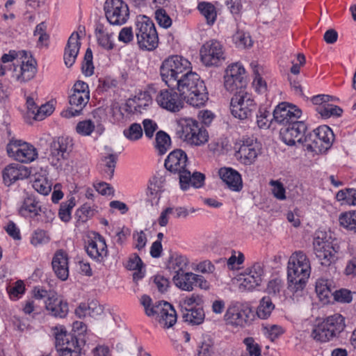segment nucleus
Segmentation results:
<instances>
[{
	"mask_svg": "<svg viewBox=\"0 0 356 356\" xmlns=\"http://www.w3.org/2000/svg\"><path fill=\"white\" fill-rule=\"evenodd\" d=\"M145 134L147 138H152L154 133L157 129L156 123L150 119H145L143 122Z\"/></svg>",
	"mask_w": 356,
	"mask_h": 356,
	"instance_id": "nucleus-62",
	"label": "nucleus"
},
{
	"mask_svg": "<svg viewBox=\"0 0 356 356\" xmlns=\"http://www.w3.org/2000/svg\"><path fill=\"white\" fill-rule=\"evenodd\" d=\"M204 312L202 308H185L183 312V318L186 322L192 325H200L204 319Z\"/></svg>",
	"mask_w": 356,
	"mask_h": 356,
	"instance_id": "nucleus-37",
	"label": "nucleus"
},
{
	"mask_svg": "<svg viewBox=\"0 0 356 356\" xmlns=\"http://www.w3.org/2000/svg\"><path fill=\"white\" fill-rule=\"evenodd\" d=\"M332 295H334V299L340 302L349 303L353 299L350 291L346 289L336 290L333 292Z\"/></svg>",
	"mask_w": 356,
	"mask_h": 356,
	"instance_id": "nucleus-59",
	"label": "nucleus"
},
{
	"mask_svg": "<svg viewBox=\"0 0 356 356\" xmlns=\"http://www.w3.org/2000/svg\"><path fill=\"white\" fill-rule=\"evenodd\" d=\"M303 145L308 151L316 154L324 153L330 148L319 140L316 135H313L312 133L306 135Z\"/></svg>",
	"mask_w": 356,
	"mask_h": 356,
	"instance_id": "nucleus-34",
	"label": "nucleus"
},
{
	"mask_svg": "<svg viewBox=\"0 0 356 356\" xmlns=\"http://www.w3.org/2000/svg\"><path fill=\"white\" fill-rule=\"evenodd\" d=\"M74 197H71L67 201L62 202L58 211V216L63 222H67L71 219V211L75 206Z\"/></svg>",
	"mask_w": 356,
	"mask_h": 356,
	"instance_id": "nucleus-45",
	"label": "nucleus"
},
{
	"mask_svg": "<svg viewBox=\"0 0 356 356\" xmlns=\"http://www.w3.org/2000/svg\"><path fill=\"white\" fill-rule=\"evenodd\" d=\"M33 187L37 192L44 195H48L51 190L47 179L43 177L35 178Z\"/></svg>",
	"mask_w": 356,
	"mask_h": 356,
	"instance_id": "nucleus-50",
	"label": "nucleus"
},
{
	"mask_svg": "<svg viewBox=\"0 0 356 356\" xmlns=\"http://www.w3.org/2000/svg\"><path fill=\"white\" fill-rule=\"evenodd\" d=\"M76 131L83 136H89L95 129V124L91 120L79 122L76 127Z\"/></svg>",
	"mask_w": 356,
	"mask_h": 356,
	"instance_id": "nucleus-56",
	"label": "nucleus"
},
{
	"mask_svg": "<svg viewBox=\"0 0 356 356\" xmlns=\"http://www.w3.org/2000/svg\"><path fill=\"white\" fill-rule=\"evenodd\" d=\"M104 10L107 21L111 25L122 26L129 17V7L122 0H106Z\"/></svg>",
	"mask_w": 356,
	"mask_h": 356,
	"instance_id": "nucleus-11",
	"label": "nucleus"
},
{
	"mask_svg": "<svg viewBox=\"0 0 356 356\" xmlns=\"http://www.w3.org/2000/svg\"><path fill=\"white\" fill-rule=\"evenodd\" d=\"M31 172L29 170L20 164L12 163L3 171V179L5 184L11 185L19 179H24L29 177Z\"/></svg>",
	"mask_w": 356,
	"mask_h": 356,
	"instance_id": "nucleus-22",
	"label": "nucleus"
},
{
	"mask_svg": "<svg viewBox=\"0 0 356 356\" xmlns=\"http://www.w3.org/2000/svg\"><path fill=\"white\" fill-rule=\"evenodd\" d=\"M155 18L158 24L165 29L169 28L172 24L171 18L166 13V11L163 8L158 9L156 11Z\"/></svg>",
	"mask_w": 356,
	"mask_h": 356,
	"instance_id": "nucleus-54",
	"label": "nucleus"
},
{
	"mask_svg": "<svg viewBox=\"0 0 356 356\" xmlns=\"http://www.w3.org/2000/svg\"><path fill=\"white\" fill-rule=\"evenodd\" d=\"M245 273L249 275H254V279L261 282L264 275V264L259 262L254 263Z\"/></svg>",
	"mask_w": 356,
	"mask_h": 356,
	"instance_id": "nucleus-55",
	"label": "nucleus"
},
{
	"mask_svg": "<svg viewBox=\"0 0 356 356\" xmlns=\"http://www.w3.org/2000/svg\"><path fill=\"white\" fill-rule=\"evenodd\" d=\"M188 264V259L182 255L171 257L168 261V267L175 274L186 272Z\"/></svg>",
	"mask_w": 356,
	"mask_h": 356,
	"instance_id": "nucleus-39",
	"label": "nucleus"
},
{
	"mask_svg": "<svg viewBox=\"0 0 356 356\" xmlns=\"http://www.w3.org/2000/svg\"><path fill=\"white\" fill-rule=\"evenodd\" d=\"M244 343L246 345L248 356H261V349L253 338L248 337L245 339Z\"/></svg>",
	"mask_w": 356,
	"mask_h": 356,
	"instance_id": "nucleus-57",
	"label": "nucleus"
},
{
	"mask_svg": "<svg viewBox=\"0 0 356 356\" xmlns=\"http://www.w3.org/2000/svg\"><path fill=\"white\" fill-rule=\"evenodd\" d=\"M257 122L260 128H269L272 123L273 118H271L270 113L266 108H259V113L257 115Z\"/></svg>",
	"mask_w": 356,
	"mask_h": 356,
	"instance_id": "nucleus-49",
	"label": "nucleus"
},
{
	"mask_svg": "<svg viewBox=\"0 0 356 356\" xmlns=\"http://www.w3.org/2000/svg\"><path fill=\"white\" fill-rule=\"evenodd\" d=\"M257 109V104L252 95L245 90L236 91L231 99L232 114L240 120H245L252 115Z\"/></svg>",
	"mask_w": 356,
	"mask_h": 356,
	"instance_id": "nucleus-6",
	"label": "nucleus"
},
{
	"mask_svg": "<svg viewBox=\"0 0 356 356\" xmlns=\"http://www.w3.org/2000/svg\"><path fill=\"white\" fill-rule=\"evenodd\" d=\"M312 337L320 342H327L337 339L334 334H332L331 330L326 326L324 321L315 327L312 332Z\"/></svg>",
	"mask_w": 356,
	"mask_h": 356,
	"instance_id": "nucleus-36",
	"label": "nucleus"
},
{
	"mask_svg": "<svg viewBox=\"0 0 356 356\" xmlns=\"http://www.w3.org/2000/svg\"><path fill=\"white\" fill-rule=\"evenodd\" d=\"M171 145L170 136L163 131H159L156 135L155 147L160 154H164Z\"/></svg>",
	"mask_w": 356,
	"mask_h": 356,
	"instance_id": "nucleus-44",
	"label": "nucleus"
},
{
	"mask_svg": "<svg viewBox=\"0 0 356 356\" xmlns=\"http://www.w3.org/2000/svg\"><path fill=\"white\" fill-rule=\"evenodd\" d=\"M6 149L9 156L21 163L31 162L38 156L37 150L33 145L20 140L10 141Z\"/></svg>",
	"mask_w": 356,
	"mask_h": 356,
	"instance_id": "nucleus-14",
	"label": "nucleus"
},
{
	"mask_svg": "<svg viewBox=\"0 0 356 356\" xmlns=\"http://www.w3.org/2000/svg\"><path fill=\"white\" fill-rule=\"evenodd\" d=\"M72 139L61 136L53 140L50 144V153L48 160L56 168H61L65 161L67 160L72 151Z\"/></svg>",
	"mask_w": 356,
	"mask_h": 356,
	"instance_id": "nucleus-10",
	"label": "nucleus"
},
{
	"mask_svg": "<svg viewBox=\"0 0 356 356\" xmlns=\"http://www.w3.org/2000/svg\"><path fill=\"white\" fill-rule=\"evenodd\" d=\"M296 270L297 273L291 276L289 266H287L288 289L293 293H298L303 290L310 275L302 276L303 274L300 273L301 268L300 267L297 266Z\"/></svg>",
	"mask_w": 356,
	"mask_h": 356,
	"instance_id": "nucleus-30",
	"label": "nucleus"
},
{
	"mask_svg": "<svg viewBox=\"0 0 356 356\" xmlns=\"http://www.w3.org/2000/svg\"><path fill=\"white\" fill-rule=\"evenodd\" d=\"M45 308L54 317L64 318L68 313V304L56 293H51L45 300Z\"/></svg>",
	"mask_w": 356,
	"mask_h": 356,
	"instance_id": "nucleus-21",
	"label": "nucleus"
},
{
	"mask_svg": "<svg viewBox=\"0 0 356 356\" xmlns=\"http://www.w3.org/2000/svg\"><path fill=\"white\" fill-rule=\"evenodd\" d=\"M81 47L79 35L73 33L68 39L64 52V62L67 67H70L74 63Z\"/></svg>",
	"mask_w": 356,
	"mask_h": 356,
	"instance_id": "nucleus-27",
	"label": "nucleus"
},
{
	"mask_svg": "<svg viewBox=\"0 0 356 356\" xmlns=\"http://www.w3.org/2000/svg\"><path fill=\"white\" fill-rule=\"evenodd\" d=\"M258 156V149L257 145L253 143H244L241 145L238 150L236 153V156L241 163L245 165H251L253 163Z\"/></svg>",
	"mask_w": 356,
	"mask_h": 356,
	"instance_id": "nucleus-28",
	"label": "nucleus"
},
{
	"mask_svg": "<svg viewBox=\"0 0 356 356\" xmlns=\"http://www.w3.org/2000/svg\"><path fill=\"white\" fill-rule=\"evenodd\" d=\"M85 248L88 255L98 262L103 261L108 255L106 241L99 234H96L92 238L88 241Z\"/></svg>",
	"mask_w": 356,
	"mask_h": 356,
	"instance_id": "nucleus-18",
	"label": "nucleus"
},
{
	"mask_svg": "<svg viewBox=\"0 0 356 356\" xmlns=\"http://www.w3.org/2000/svg\"><path fill=\"white\" fill-rule=\"evenodd\" d=\"M56 347L60 356H81V346L85 343L81 333L55 332Z\"/></svg>",
	"mask_w": 356,
	"mask_h": 356,
	"instance_id": "nucleus-5",
	"label": "nucleus"
},
{
	"mask_svg": "<svg viewBox=\"0 0 356 356\" xmlns=\"http://www.w3.org/2000/svg\"><path fill=\"white\" fill-rule=\"evenodd\" d=\"M324 322L326 323L330 330H331L332 334L338 339L340 334L344 330L345 318L340 314H334L325 318Z\"/></svg>",
	"mask_w": 356,
	"mask_h": 356,
	"instance_id": "nucleus-33",
	"label": "nucleus"
},
{
	"mask_svg": "<svg viewBox=\"0 0 356 356\" xmlns=\"http://www.w3.org/2000/svg\"><path fill=\"white\" fill-rule=\"evenodd\" d=\"M331 282L326 279H318L316 283V292L321 300H327L332 296Z\"/></svg>",
	"mask_w": 356,
	"mask_h": 356,
	"instance_id": "nucleus-40",
	"label": "nucleus"
},
{
	"mask_svg": "<svg viewBox=\"0 0 356 356\" xmlns=\"http://www.w3.org/2000/svg\"><path fill=\"white\" fill-rule=\"evenodd\" d=\"M136 36L141 49L152 51L158 47L159 36L155 25L152 20L145 15L137 17Z\"/></svg>",
	"mask_w": 356,
	"mask_h": 356,
	"instance_id": "nucleus-4",
	"label": "nucleus"
},
{
	"mask_svg": "<svg viewBox=\"0 0 356 356\" xmlns=\"http://www.w3.org/2000/svg\"><path fill=\"white\" fill-rule=\"evenodd\" d=\"M264 334L272 341L280 337L284 332L282 327L278 325L266 324L263 327Z\"/></svg>",
	"mask_w": 356,
	"mask_h": 356,
	"instance_id": "nucleus-47",
	"label": "nucleus"
},
{
	"mask_svg": "<svg viewBox=\"0 0 356 356\" xmlns=\"http://www.w3.org/2000/svg\"><path fill=\"white\" fill-rule=\"evenodd\" d=\"M54 111V108L51 105L45 104L38 107L34 114V119L35 120H42L47 115H50Z\"/></svg>",
	"mask_w": 356,
	"mask_h": 356,
	"instance_id": "nucleus-58",
	"label": "nucleus"
},
{
	"mask_svg": "<svg viewBox=\"0 0 356 356\" xmlns=\"http://www.w3.org/2000/svg\"><path fill=\"white\" fill-rule=\"evenodd\" d=\"M41 207L39 202L36 201L34 197H28L24 200L19 212L24 217L33 218L41 216V213H40Z\"/></svg>",
	"mask_w": 356,
	"mask_h": 356,
	"instance_id": "nucleus-32",
	"label": "nucleus"
},
{
	"mask_svg": "<svg viewBox=\"0 0 356 356\" xmlns=\"http://www.w3.org/2000/svg\"><path fill=\"white\" fill-rule=\"evenodd\" d=\"M195 277L196 274L191 272H184L175 274L172 280L179 289L186 291H191L195 287Z\"/></svg>",
	"mask_w": 356,
	"mask_h": 356,
	"instance_id": "nucleus-31",
	"label": "nucleus"
},
{
	"mask_svg": "<svg viewBox=\"0 0 356 356\" xmlns=\"http://www.w3.org/2000/svg\"><path fill=\"white\" fill-rule=\"evenodd\" d=\"M288 265L289 266L290 273L292 275H295L297 273L296 268L300 267L301 268L300 273L303 275L302 276H306L311 273V266L309 259L306 254L302 251H298L291 254L289 258ZM291 275V274H290Z\"/></svg>",
	"mask_w": 356,
	"mask_h": 356,
	"instance_id": "nucleus-23",
	"label": "nucleus"
},
{
	"mask_svg": "<svg viewBox=\"0 0 356 356\" xmlns=\"http://www.w3.org/2000/svg\"><path fill=\"white\" fill-rule=\"evenodd\" d=\"M124 136L130 140H137L143 136V129L140 124L133 123L123 131Z\"/></svg>",
	"mask_w": 356,
	"mask_h": 356,
	"instance_id": "nucleus-48",
	"label": "nucleus"
},
{
	"mask_svg": "<svg viewBox=\"0 0 356 356\" xmlns=\"http://www.w3.org/2000/svg\"><path fill=\"white\" fill-rule=\"evenodd\" d=\"M306 124L303 121H296L290 123L280 130V136L283 142L288 145H294L296 143L303 144L306 131Z\"/></svg>",
	"mask_w": 356,
	"mask_h": 356,
	"instance_id": "nucleus-15",
	"label": "nucleus"
},
{
	"mask_svg": "<svg viewBox=\"0 0 356 356\" xmlns=\"http://www.w3.org/2000/svg\"><path fill=\"white\" fill-rule=\"evenodd\" d=\"M52 268L56 276L63 281L69 276L68 256L63 250L56 252L52 259Z\"/></svg>",
	"mask_w": 356,
	"mask_h": 356,
	"instance_id": "nucleus-25",
	"label": "nucleus"
},
{
	"mask_svg": "<svg viewBox=\"0 0 356 356\" xmlns=\"http://www.w3.org/2000/svg\"><path fill=\"white\" fill-rule=\"evenodd\" d=\"M240 278L239 289L241 291H250L259 286L261 282L254 279V275H249L246 273Z\"/></svg>",
	"mask_w": 356,
	"mask_h": 356,
	"instance_id": "nucleus-46",
	"label": "nucleus"
},
{
	"mask_svg": "<svg viewBox=\"0 0 356 356\" xmlns=\"http://www.w3.org/2000/svg\"><path fill=\"white\" fill-rule=\"evenodd\" d=\"M117 157L114 154H109L108 156L105 157V172L109 176L112 177L115 168Z\"/></svg>",
	"mask_w": 356,
	"mask_h": 356,
	"instance_id": "nucleus-64",
	"label": "nucleus"
},
{
	"mask_svg": "<svg viewBox=\"0 0 356 356\" xmlns=\"http://www.w3.org/2000/svg\"><path fill=\"white\" fill-rule=\"evenodd\" d=\"M95 33L98 44L105 49L111 50L114 43L111 40L112 33H109L107 29L102 24H98L95 28Z\"/></svg>",
	"mask_w": 356,
	"mask_h": 356,
	"instance_id": "nucleus-35",
	"label": "nucleus"
},
{
	"mask_svg": "<svg viewBox=\"0 0 356 356\" xmlns=\"http://www.w3.org/2000/svg\"><path fill=\"white\" fill-rule=\"evenodd\" d=\"M82 72L86 76H90L94 72V66L92 64V52L90 48H88L82 65Z\"/></svg>",
	"mask_w": 356,
	"mask_h": 356,
	"instance_id": "nucleus-52",
	"label": "nucleus"
},
{
	"mask_svg": "<svg viewBox=\"0 0 356 356\" xmlns=\"http://www.w3.org/2000/svg\"><path fill=\"white\" fill-rule=\"evenodd\" d=\"M313 135H316L319 140L323 143H325L327 147H331L334 140V134L332 129L326 126H321L314 129L312 133Z\"/></svg>",
	"mask_w": 356,
	"mask_h": 356,
	"instance_id": "nucleus-41",
	"label": "nucleus"
},
{
	"mask_svg": "<svg viewBox=\"0 0 356 356\" xmlns=\"http://www.w3.org/2000/svg\"><path fill=\"white\" fill-rule=\"evenodd\" d=\"M134 39V33L131 27H124L119 33L118 40L125 44L132 41Z\"/></svg>",
	"mask_w": 356,
	"mask_h": 356,
	"instance_id": "nucleus-63",
	"label": "nucleus"
},
{
	"mask_svg": "<svg viewBox=\"0 0 356 356\" xmlns=\"http://www.w3.org/2000/svg\"><path fill=\"white\" fill-rule=\"evenodd\" d=\"M219 175L230 190L236 192L242 190V178L236 170L230 168H222L219 170Z\"/></svg>",
	"mask_w": 356,
	"mask_h": 356,
	"instance_id": "nucleus-26",
	"label": "nucleus"
},
{
	"mask_svg": "<svg viewBox=\"0 0 356 356\" xmlns=\"http://www.w3.org/2000/svg\"><path fill=\"white\" fill-rule=\"evenodd\" d=\"M275 305L273 303L272 298L270 296H264L259 302V305L257 309V314L261 319L268 318L273 309Z\"/></svg>",
	"mask_w": 356,
	"mask_h": 356,
	"instance_id": "nucleus-38",
	"label": "nucleus"
},
{
	"mask_svg": "<svg viewBox=\"0 0 356 356\" xmlns=\"http://www.w3.org/2000/svg\"><path fill=\"white\" fill-rule=\"evenodd\" d=\"M198 10L201 14L205 17L207 22L209 25H212L216 19V11L215 7L210 3L201 2L198 4Z\"/></svg>",
	"mask_w": 356,
	"mask_h": 356,
	"instance_id": "nucleus-42",
	"label": "nucleus"
},
{
	"mask_svg": "<svg viewBox=\"0 0 356 356\" xmlns=\"http://www.w3.org/2000/svg\"><path fill=\"white\" fill-rule=\"evenodd\" d=\"M175 87L184 99L194 107L204 106L209 99L204 81L191 69L178 81Z\"/></svg>",
	"mask_w": 356,
	"mask_h": 356,
	"instance_id": "nucleus-1",
	"label": "nucleus"
},
{
	"mask_svg": "<svg viewBox=\"0 0 356 356\" xmlns=\"http://www.w3.org/2000/svg\"><path fill=\"white\" fill-rule=\"evenodd\" d=\"M339 223L346 229L356 232V211L341 213L339 216Z\"/></svg>",
	"mask_w": 356,
	"mask_h": 356,
	"instance_id": "nucleus-43",
	"label": "nucleus"
},
{
	"mask_svg": "<svg viewBox=\"0 0 356 356\" xmlns=\"http://www.w3.org/2000/svg\"><path fill=\"white\" fill-rule=\"evenodd\" d=\"M140 303L145 309V314L154 317L163 327H171L177 322L176 312L169 302L156 301L153 303L149 296L143 295Z\"/></svg>",
	"mask_w": 356,
	"mask_h": 356,
	"instance_id": "nucleus-2",
	"label": "nucleus"
},
{
	"mask_svg": "<svg viewBox=\"0 0 356 356\" xmlns=\"http://www.w3.org/2000/svg\"><path fill=\"white\" fill-rule=\"evenodd\" d=\"M245 72L243 66L238 63L229 65L224 76L225 89L234 93L238 90H245L247 81Z\"/></svg>",
	"mask_w": 356,
	"mask_h": 356,
	"instance_id": "nucleus-12",
	"label": "nucleus"
},
{
	"mask_svg": "<svg viewBox=\"0 0 356 356\" xmlns=\"http://www.w3.org/2000/svg\"><path fill=\"white\" fill-rule=\"evenodd\" d=\"M233 41L238 47L245 48L252 46V40L249 35L242 31H237L232 37Z\"/></svg>",
	"mask_w": 356,
	"mask_h": 356,
	"instance_id": "nucleus-53",
	"label": "nucleus"
},
{
	"mask_svg": "<svg viewBox=\"0 0 356 356\" xmlns=\"http://www.w3.org/2000/svg\"><path fill=\"white\" fill-rule=\"evenodd\" d=\"M200 60L207 67L220 66L226 60L223 45L217 40H209L200 49Z\"/></svg>",
	"mask_w": 356,
	"mask_h": 356,
	"instance_id": "nucleus-8",
	"label": "nucleus"
},
{
	"mask_svg": "<svg viewBox=\"0 0 356 356\" xmlns=\"http://www.w3.org/2000/svg\"><path fill=\"white\" fill-rule=\"evenodd\" d=\"M191 63L180 56H171L165 59L160 67L162 80L170 88H175L183 76L191 69Z\"/></svg>",
	"mask_w": 356,
	"mask_h": 356,
	"instance_id": "nucleus-3",
	"label": "nucleus"
},
{
	"mask_svg": "<svg viewBox=\"0 0 356 356\" xmlns=\"http://www.w3.org/2000/svg\"><path fill=\"white\" fill-rule=\"evenodd\" d=\"M252 312L251 309L238 302H232L227 308L225 319L227 323L245 327L251 321Z\"/></svg>",
	"mask_w": 356,
	"mask_h": 356,
	"instance_id": "nucleus-13",
	"label": "nucleus"
},
{
	"mask_svg": "<svg viewBox=\"0 0 356 356\" xmlns=\"http://www.w3.org/2000/svg\"><path fill=\"white\" fill-rule=\"evenodd\" d=\"M49 241V237L45 231L38 229L35 231L31 238V243L34 245L45 243Z\"/></svg>",
	"mask_w": 356,
	"mask_h": 356,
	"instance_id": "nucleus-60",
	"label": "nucleus"
},
{
	"mask_svg": "<svg viewBox=\"0 0 356 356\" xmlns=\"http://www.w3.org/2000/svg\"><path fill=\"white\" fill-rule=\"evenodd\" d=\"M314 250L322 266H329L337 259V250L327 239L326 233L316 232L314 238Z\"/></svg>",
	"mask_w": 356,
	"mask_h": 356,
	"instance_id": "nucleus-9",
	"label": "nucleus"
},
{
	"mask_svg": "<svg viewBox=\"0 0 356 356\" xmlns=\"http://www.w3.org/2000/svg\"><path fill=\"white\" fill-rule=\"evenodd\" d=\"M180 138L187 144L200 146L207 142L209 135L204 127L191 118L186 119L181 124Z\"/></svg>",
	"mask_w": 356,
	"mask_h": 356,
	"instance_id": "nucleus-7",
	"label": "nucleus"
},
{
	"mask_svg": "<svg viewBox=\"0 0 356 356\" xmlns=\"http://www.w3.org/2000/svg\"><path fill=\"white\" fill-rule=\"evenodd\" d=\"M21 58H24L21 63L19 74H16L17 79L21 82H26L33 79L37 72L36 60L32 58L26 51H19ZM15 73L17 72V69L14 70Z\"/></svg>",
	"mask_w": 356,
	"mask_h": 356,
	"instance_id": "nucleus-20",
	"label": "nucleus"
},
{
	"mask_svg": "<svg viewBox=\"0 0 356 356\" xmlns=\"http://www.w3.org/2000/svg\"><path fill=\"white\" fill-rule=\"evenodd\" d=\"M90 95L85 93H72L69 97L71 108L63 111L62 115L70 118L79 115L89 101Z\"/></svg>",
	"mask_w": 356,
	"mask_h": 356,
	"instance_id": "nucleus-24",
	"label": "nucleus"
},
{
	"mask_svg": "<svg viewBox=\"0 0 356 356\" xmlns=\"http://www.w3.org/2000/svg\"><path fill=\"white\" fill-rule=\"evenodd\" d=\"M302 114L301 110L286 102L279 104L273 111V117L275 122L285 127L290 123L298 120Z\"/></svg>",
	"mask_w": 356,
	"mask_h": 356,
	"instance_id": "nucleus-17",
	"label": "nucleus"
},
{
	"mask_svg": "<svg viewBox=\"0 0 356 356\" xmlns=\"http://www.w3.org/2000/svg\"><path fill=\"white\" fill-rule=\"evenodd\" d=\"M270 184L273 186V193L274 196L279 200H285V188L283 186V184L278 181L272 180L270 182Z\"/></svg>",
	"mask_w": 356,
	"mask_h": 356,
	"instance_id": "nucleus-61",
	"label": "nucleus"
},
{
	"mask_svg": "<svg viewBox=\"0 0 356 356\" xmlns=\"http://www.w3.org/2000/svg\"><path fill=\"white\" fill-rule=\"evenodd\" d=\"M180 187L183 191L187 190L190 186L194 188H199L203 186L205 180V176L204 174L195 172L193 174L187 170L186 172H184L179 177Z\"/></svg>",
	"mask_w": 356,
	"mask_h": 356,
	"instance_id": "nucleus-29",
	"label": "nucleus"
},
{
	"mask_svg": "<svg viewBox=\"0 0 356 356\" xmlns=\"http://www.w3.org/2000/svg\"><path fill=\"white\" fill-rule=\"evenodd\" d=\"M184 98L172 88L161 90L156 97L157 104L170 112H178L183 107Z\"/></svg>",
	"mask_w": 356,
	"mask_h": 356,
	"instance_id": "nucleus-16",
	"label": "nucleus"
},
{
	"mask_svg": "<svg viewBox=\"0 0 356 356\" xmlns=\"http://www.w3.org/2000/svg\"><path fill=\"white\" fill-rule=\"evenodd\" d=\"M283 288V283L280 279H273L268 282L266 292L272 298H279L280 293Z\"/></svg>",
	"mask_w": 356,
	"mask_h": 356,
	"instance_id": "nucleus-51",
	"label": "nucleus"
},
{
	"mask_svg": "<svg viewBox=\"0 0 356 356\" xmlns=\"http://www.w3.org/2000/svg\"><path fill=\"white\" fill-rule=\"evenodd\" d=\"M187 163L186 154L181 149H175L169 154L164 165L170 172L177 173L179 178L184 172H186Z\"/></svg>",
	"mask_w": 356,
	"mask_h": 356,
	"instance_id": "nucleus-19",
	"label": "nucleus"
}]
</instances>
